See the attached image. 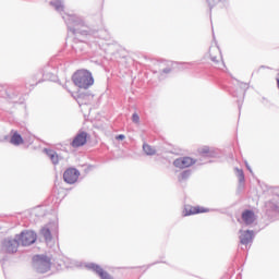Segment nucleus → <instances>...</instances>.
I'll list each match as a JSON object with an SVG mask.
<instances>
[{
	"instance_id": "obj_1",
	"label": "nucleus",
	"mask_w": 279,
	"mask_h": 279,
	"mask_svg": "<svg viewBox=\"0 0 279 279\" xmlns=\"http://www.w3.org/2000/svg\"><path fill=\"white\" fill-rule=\"evenodd\" d=\"M72 82L77 88H83V90H88L89 86L95 84V78L93 73L88 70H78L72 75Z\"/></svg>"
},
{
	"instance_id": "obj_2",
	"label": "nucleus",
	"mask_w": 279,
	"mask_h": 279,
	"mask_svg": "<svg viewBox=\"0 0 279 279\" xmlns=\"http://www.w3.org/2000/svg\"><path fill=\"white\" fill-rule=\"evenodd\" d=\"M62 19L68 26V29L72 32L74 36L77 34H86V31L80 29V27H84V20L77 15L65 14L62 15Z\"/></svg>"
},
{
	"instance_id": "obj_3",
	"label": "nucleus",
	"mask_w": 279,
	"mask_h": 279,
	"mask_svg": "<svg viewBox=\"0 0 279 279\" xmlns=\"http://www.w3.org/2000/svg\"><path fill=\"white\" fill-rule=\"evenodd\" d=\"M2 90L4 92V99H7V101H9L10 104L25 102V98L23 97V94L19 92V88L12 85H3Z\"/></svg>"
},
{
	"instance_id": "obj_4",
	"label": "nucleus",
	"mask_w": 279,
	"mask_h": 279,
	"mask_svg": "<svg viewBox=\"0 0 279 279\" xmlns=\"http://www.w3.org/2000/svg\"><path fill=\"white\" fill-rule=\"evenodd\" d=\"M33 267L37 274H47L51 269V258L47 255L33 256Z\"/></svg>"
},
{
	"instance_id": "obj_5",
	"label": "nucleus",
	"mask_w": 279,
	"mask_h": 279,
	"mask_svg": "<svg viewBox=\"0 0 279 279\" xmlns=\"http://www.w3.org/2000/svg\"><path fill=\"white\" fill-rule=\"evenodd\" d=\"M39 234L40 236H44L46 243H51V241H53V236H58V223H47L40 229Z\"/></svg>"
},
{
	"instance_id": "obj_6",
	"label": "nucleus",
	"mask_w": 279,
	"mask_h": 279,
	"mask_svg": "<svg viewBox=\"0 0 279 279\" xmlns=\"http://www.w3.org/2000/svg\"><path fill=\"white\" fill-rule=\"evenodd\" d=\"M15 236L20 242V245H22L23 247H29V245H34V243H36V239H38L36 232L32 230H24Z\"/></svg>"
},
{
	"instance_id": "obj_7",
	"label": "nucleus",
	"mask_w": 279,
	"mask_h": 279,
	"mask_svg": "<svg viewBox=\"0 0 279 279\" xmlns=\"http://www.w3.org/2000/svg\"><path fill=\"white\" fill-rule=\"evenodd\" d=\"M19 245H21V242L16 235L14 238H7L2 242V252L16 254V252H19Z\"/></svg>"
},
{
	"instance_id": "obj_8",
	"label": "nucleus",
	"mask_w": 279,
	"mask_h": 279,
	"mask_svg": "<svg viewBox=\"0 0 279 279\" xmlns=\"http://www.w3.org/2000/svg\"><path fill=\"white\" fill-rule=\"evenodd\" d=\"M80 179V170L76 168H68L63 173V180L66 184H75Z\"/></svg>"
},
{
	"instance_id": "obj_9",
	"label": "nucleus",
	"mask_w": 279,
	"mask_h": 279,
	"mask_svg": "<svg viewBox=\"0 0 279 279\" xmlns=\"http://www.w3.org/2000/svg\"><path fill=\"white\" fill-rule=\"evenodd\" d=\"M88 141V133L86 131H80L74 140L71 142V147H84L86 142Z\"/></svg>"
},
{
	"instance_id": "obj_10",
	"label": "nucleus",
	"mask_w": 279,
	"mask_h": 279,
	"mask_svg": "<svg viewBox=\"0 0 279 279\" xmlns=\"http://www.w3.org/2000/svg\"><path fill=\"white\" fill-rule=\"evenodd\" d=\"M195 162L197 161L191 157H180L173 161V166L177 167V169H187V167H193Z\"/></svg>"
},
{
	"instance_id": "obj_11",
	"label": "nucleus",
	"mask_w": 279,
	"mask_h": 279,
	"mask_svg": "<svg viewBox=\"0 0 279 279\" xmlns=\"http://www.w3.org/2000/svg\"><path fill=\"white\" fill-rule=\"evenodd\" d=\"M86 267L87 269H90L92 271L97 274V276H99V278L101 279H114L112 278V276H110V274H108V271H105L104 268H101V266L95 263L87 264Z\"/></svg>"
},
{
	"instance_id": "obj_12",
	"label": "nucleus",
	"mask_w": 279,
	"mask_h": 279,
	"mask_svg": "<svg viewBox=\"0 0 279 279\" xmlns=\"http://www.w3.org/2000/svg\"><path fill=\"white\" fill-rule=\"evenodd\" d=\"M73 97L77 101L78 106H86L90 104V98L93 96L90 95V93L76 92Z\"/></svg>"
},
{
	"instance_id": "obj_13",
	"label": "nucleus",
	"mask_w": 279,
	"mask_h": 279,
	"mask_svg": "<svg viewBox=\"0 0 279 279\" xmlns=\"http://www.w3.org/2000/svg\"><path fill=\"white\" fill-rule=\"evenodd\" d=\"M254 241V232L252 230H240V243L241 245H250Z\"/></svg>"
},
{
	"instance_id": "obj_14",
	"label": "nucleus",
	"mask_w": 279,
	"mask_h": 279,
	"mask_svg": "<svg viewBox=\"0 0 279 279\" xmlns=\"http://www.w3.org/2000/svg\"><path fill=\"white\" fill-rule=\"evenodd\" d=\"M242 221L245 223V226H252L254 221H256V214L252 209H245L242 213Z\"/></svg>"
},
{
	"instance_id": "obj_15",
	"label": "nucleus",
	"mask_w": 279,
	"mask_h": 279,
	"mask_svg": "<svg viewBox=\"0 0 279 279\" xmlns=\"http://www.w3.org/2000/svg\"><path fill=\"white\" fill-rule=\"evenodd\" d=\"M11 145H14L15 147H19L20 145H23L25 141L23 140V136L19 131H11V138H10Z\"/></svg>"
},
{
	"instance_id": "obj_16",
	"label": "nucleus",
	"mask_w": 279,
	"mask_h": 279,
	"mask_svg": "<svg viewBox=\"0 0 279 279\" xmlns=\"http://www.w3.org/2000/svg\"><path fill=\"white\" fill-rule=\"evenodd\" d=\"M45 153L54 166L59 165L60 160H62V157H60L58 153L53 149L45 148Z\"/></svg>"
},
{
	"instance_id": "obj_17",
	"label": "nucleus",
	"mask_w": 279,
	"mask_h": 279,
	"mask_svg": "<svg viewBox=\"0 0 279 279\" xmlns=\"http://www.w3.org/2000/svg\"><path fill=\"white\" fill-rule=\"evenodd\" d=\"M199 213H208V209L204 208V207H199V206H196V207H193V206L185 207L184 216L189 217L191 215H199Z\"/></svg>"
},
{
	"instance_id": "obj_18",
	"label": "nucleus",
	"mask_w": 279,
	"mask_h": 279,
	"mask_svg": "<svg viewBox=\"0 0 279 279\" xmlns=\"http://www.w3.org/2000/svg\"><path fill=\"white\" fill-rule=\"evenodd\" d=\"M72 49L75 51V53H86V49H88V44L84 41H76L72 45Z\"/></svg>"
},
{
	"instance_id": "obj_19",
	"label": "nucleus",
	"mask_w": 279,
	"mask_h": 279,
	"mask_svg": "<svg viewBox=\"0 0 279 279\" xmlns=\"http://www.w3.org/2000/svg\"><path fill=\"white\" fill-rule=\"evenodd\" d=\"M43 77L45 82H56L57 77L53 72H51L50 66H46L43 72Z\"/></svg>"
},
{
	"instance_id": "obj_20",
	"label": "nucleus",
	"mask_w": 279,
	"mask_h": 279,
	"mask_svg": "<svg viewBox=\"0 0 279 279\" xmlns=\"http://www.w3.org/2000/svg\"><path fill=\"white\" fill-rule=\"evenodd\" d=\"M235 173L239 180V187L244 189L245 187V173L243 172V169L235 168Z\"/></svg>"
},
{
	"instance_id": "obj_21",
	"label": "nucleus",
	"mask_w": 279,
	"mask_h": 279,
	"mask_svg": "<svg viewBox=\"0 0 279 279\" xmlns=\"http://www.w3.org/2000/svg\"><path fill=\"white\" fill-rule=\"evenodd\" d=\"M50 5L54 8L56 12H59V14L64 12V2L62 0L50 1Z\"/></svg>"
},
{
	"instance_id": "obj_22",
	"label": "nucleus",
	"mask_w": 279,
	"mask_h": 279,
	"mask_svg": "<svg viewBox=\"0 0 279 279\" xmlns=\"http://www.w3.org/2000/svg\"><path fill=\"white\" fill-rule=\"evenodd\" d=\"M143 151L146 154V156H156V148L147 143L143 144Z\"/></svg>"
},
{
	"instance_id": "obj_23",
	"label": "nucleus",
	"mask_w": 279,
	"mask_h": 279,
	"mask_svg": "<svg viewBox=\"0 0 279 279\" xmlns=\"http://www.w3.org/2000/svg\"><path fill=\"white\" fill-rule=\"evenodd\" d=\"M201 155L203 156V158H213L215 156V153H213V150H210L208 146H205L201 149Z\"/></svg>"
},
{
	"instance_id": "obj_24",
	"label": "nucleus",
	"mask_w": 279,
	"mask_h": 279,
	"mask_svg": "<svg viewBox=\"0 0 279 279\" xmlns=\"http://www.w3.org/2000/svg\"><path fill=\"white\" fill-rule=\"evenodd\" d=\"M190 178H191V170H184L179 174L178 180L179 182H185V180H189Z\"/></svg>"
},
{
	"instance_id": "obj_25",
	"label": "nucleus",
	"mask_w": 279,
	"mask_h": 279,
	"mask_svg": "<svg viewBox=\"0 0 279 279\" xmlns=\"http://www.w3.org/2000/svg\"><path fill=\"white\" fill-rule=\"evenodd\" d=\"M221 0H206L207 5L209 7L210 14L213 13V9L217 5Z\"/></svg>"
},
{
	"instance_id": "obj_26",
	"label": "nucleus",
	"mask_w": 279,
	"mask_h": 279,
	"mask_svg": "<svg viewBox=\"0 0 279 279\" xmlns=\"http://www.w3.org/2000/svg\"><path fill=\"white\" fill-rule=\"evenodd\" d=\"M132 121L133 123H138L141 121V117H138V113H133Z\"/></svg>"
},
{
	"instance_id": "obj_27",
	"label": "nucleus",
	"mask_w": 279,
	"mask_h": 279,
	"mask_svg": "<svg viewBox=\"0 0 279 279\" xmlns=\"http://www.w3.org/2000/svg\"><path fill=\"white\" fill-rule=\"evenodd\" d=\"M270 206L275 213H279V206L277 204L270 203Z\"/></svg>"
},
{
	"instance_id": "obj_28",
	"label": "nucleus",
	"mask_w": 279,
	"mask_h": 279,
	"mask_svg": "<svg viewBox=\"0 0 279 279\" xmlns=\"http://www.w3.org/2000/svg\"><path fill=\"white\" fill-rule=\"evenodd\" d=\"M116 140L117 141H125V135H123V134L117 135Z\"/></svg>"
},
{
	"instance_id": "obj_29",
	"label": "nucleus",
	"mask_w": 279,
	"mask_h": 279,
	"mask_svg": "<svg viewBox=\"0 0 279 279\" xmlns=\"http://www.w3.org/2000/svg\"><path fill=\"white\" fill-rule=\"evenodd\" d=\"M162 73H166V74L167 73H171V69L170 68H166V69L162 70Z\"/></svg>"
},
{
	"instance_id": "obj_30",
	"label": "nucleus",
	"mask_w": 279,
	"mask_h": 279,
	"mask_svg": "<svg viewBox=\"0 0 279 279\" xmlns=\"http://www.w3.org/2000/svg\"><path fill=\"white\" fill-rule=\"evenodd\" d=\"M211 61L216 62V64L219 62V60H217V57H211Z\"/></svg>"
},
{
	"instance_id": "obj_31",
	"label": "nucleus",
	"mask_w": 279,
	"mask_h": 279,
	"mask_svg": "<svg viewBox=\"0 0 279 279\" xmlns=\"http://www.w3.org/2000/svg\"><path fill=\"white\" fill-rule=\"evenodd\" d=\"M38 84H40V81L35 82V83H33L32 85H33V86H36V85H38Z\"/></svg>"
},
{
	"instance_id": "obj_32",
	"label": "nucleus",
	"mask_w": 279,
	"mask_h": 279,
	"mask_svg": "<svg viewBox=\"0 0 279 279\" xmlns=\"http://www.w3.org/2000/svg\"><path fill=\"white\" fill-rule=\"evenodd\" d=\"M233 97H239L236 94H232Z\"/></svg>"
},
{
	"instance_id": "obj_33",
	"label": "nucleus",
	"mask_w": 279,
	"mask_h": 279,
	"mask_svg": "<svg viewBox=\"0 0 279 279\" xmlns=\"http://www.w3.org/2000/svg\"><path fill=\"white\" fill-rule=\"evenodd\" d=\"M248 171H252V169H250V167H247Z\"/></svg>"
}]
</instances>
